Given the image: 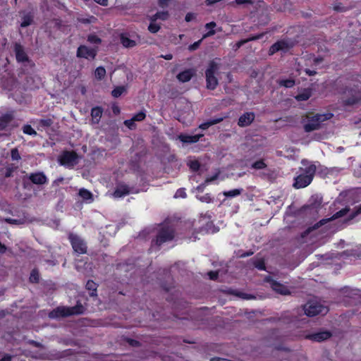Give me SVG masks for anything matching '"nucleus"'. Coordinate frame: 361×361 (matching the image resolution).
<instances>
[{"instance_id": "obj_1", "label": "nucleus", "mask_w": 361, "mask_h": 361, "mask_svg": "<svg viewBox=\"0 0 361 361\" xmlns=\"http://www.w3.org/2000/svg\"><path fill=\"white\" fill-rule=\"evenodd\" d=\"M85 310V309L83 305L78 302L73 307H57L49 313V317L51 319H59L72 315H79L83 314Z\"/></svg>"}, {"instance_id": "obj_2", "label": "nucleus", "mask_w": 361, "mask_h": 361, "mask_svg": "<svg viewBox=\"0 0 361 361\" xmlns=\"http://www.w3.org/2000/svg\"><path fill=\"white\" fill-rule=\"evenodd\" d=\"M175 237V230L169 226H163L157 231L156 237L152 240V246L159 247L165 243L171 241Z\"/></svg>"}, {"instance_id": "obj_3", "label": "nucleus", "mask_w": 361, "mask_h": 361, "mask_svg": "<svg viewBox=\"0 0 361 361\" xmlns=\"http://www.w3.org/2000/svg\"><path fill=\"white\" fill-rule=\"evenodd\" d=\"M333 114L331 113L326 114H318L310 118L304 125V129L305 132H311L317 130L320 128L322 122L331 118Z\"/></svg>"}, {"instance_id": "obj_4", "label": "nucleus", "mask_w": 361, "mask_h": 361, "mask_svg": "<svg viewBox=\"0 0 361 361\" xmlns=\"http://www.w3.org/2000/svg\"><path fill=\"white\" fill-rule=\"evenodd\" d=\"M219 69V65L215 60L209 63L208 68L206 70L207 87L210 90H214L218 84L217 78L215 76L216 72Z\"/></svg>"}, {"instance_id": "obj_5", "label": "nucleus", "mask_w": 361, "mask_h": 361, "mask_svg": "<svg viewBox=\"0 0 361 361\" xmlns=\"http://www.w3.org/2000/svg\"><path fill=\"white\" fill-rule=\"evenodd\" d=\"M68 238L72 246L73 251L78 255H84L87 253V246L86 242L78 235L70 233Z\"/></svg>"}, {"instance_id": "obj_6", "label": "nucleus", "mask_w": 361, "mask_h": 361, "mask_svg": "<svg viewBox=\"0 0 361 361\" xmlns=\"http://www.w3.org/2000/svg\"><path fill=\"white\" fill-rule=\"evenodd\" d=\"M305 314L308 317H314L318 314H326L328 312L327 307L317 301H310L303 307Z\"/></svg>"}, {"instance_id": "obj_7", "label": "nucleus", "mask_w": 361, "mask_h": 361, "mask_svg": "<svg viewBox=\"0 0 361 361\" xmlns=\"http://www.w3.org/2000/svg\"><path fill=\"white\" fill-rule=\"evenodd\" d=\"M78 156L75 151H63L59 157V162L61 166L73 167L78 163Z\"/></svg>"}, {"instance_id": "obj_8", "label": "nucleus", "mask_w": 361, "mask_h": 361, "mask_svg": "<svg viewBox=\"0 0 361 361\" xmlns=\"http://www.w3.org/2000/svg\"><path fill=\"white\" fill-rule=\"evenodd\" d=\"M97 47H88L86 45H80L77 49L76 56L87 60H94L97 55Z\"/></svg>"}, {"instance_id": "obj_9", "label": "nucleus", "mask_w": 361, "mask_h": 361, "mask_svg": "<svg viewBox=\"0 0 361 361\" xmlns=\"http://www.w3.org/2000/svg\"><path fill=\"white\" fill-rule=\"evenodd\" d=\"M293 47V42L288 40H281L274 44L269 49V54L272 55L276 51H287Z\"/></svg>"}, {"instance_id": "obj_10", "label": "nucleus", "mask_w": 361, "mask_h": 361, "mask_svg": "<svg viewBox=\"0 0 361 361\" xmlns=\"http://www.w3.org/2000/svg\"><path fill=\"white\" fill-rule=\"evenodd\" d=\"M14 52L16 61L18 63H25L29 61V57L24 50V47L18 42L14 44Z\"/></svg>"}, {"instance_id": "obj_11", "label": "nucleus", "mask_w": 361, "mask_h": 361, "mask_svg": "<svg viewBox=\"0 0 361 361\" xmlns=\"http://www.w3.org/2000/svg\"><path fill=\"white\" fill-rule=\"evenodd\" d=\"M301 164V173L305 174L306 176H310V178L313 179L317 169L316 166L307 160H302Z\"/></svg>"}, {"instance_id": "obj_12", "label": "nucleus", "mask_w": 361, "mask_h": 361, "mask_svg": "<svg viewBox=\"0 0 361 361\" xmlns=\"http://www.w3.org/2000/svg\"><path fill=\"white\" fill-rule=\"evenodd\" d=\"M27 178L33 184L35 185H44L48 182L46 175L42 171L31 173L29 174Z\"/></svg>"}, {"instance_id": "obj_13", "label": "nucleus", "mask_w": 361, "mask_h": 361, "mask_svg": "<svg viewBox=\"0 0 361 361\" xmlns=\"http://www.w3.org/2000/svg\"><path fill=\"white\" fill-rule=\"evenodd\" d=\"M312 179L310 178V176H306L305 174L300 173L295 178V183L293 186L295 188H303L309 185Z\"/></svg>"}, {"instance_id": "obj_14", "label": "nucleus", "mask_w": 361, "mask_h": 361, "mask_svg": "<svg viewBox=\"0 0 361 361\" xmlns=\"http://www.w3.org/2000/svg\"><path fill=\"white\" fill-rule=\"evenodd\" d=\"M203 136V134L190 135L188 134L180 133V135H178V139L183 143L192 144L197 142Z\"/></svg>"}, {"instance_id": "obj_15", "label": "nucleus", "mask_w": 361, "mask_h": 361, "mask_svg": "<svg viewBox=\"0 0 361 361\" xmlns=\"http://www.w3.org/2000/svg\"><path fill=\"white\" fill-rule=\"evenodd\" d=\"M255 117L254 113L246 112L240 116L238 124L240 127L248 126L253 122Z\"/></svg>"}, {"instance_id": "obj_16", "label": "nucleus", "mask_w": 361, "mask_h": 361, "mask_svg": "<svg viewBox=\"0 0 361 361\" xmlns=\"http://www.w3.org/2000/svg\"><path fill=\"white\" fill-rule=\"evenodd\" d=\"M270 287L276 293L283 295H289L290 293L289 289L283 284L278 283L276 281L271 280L269 281Z\"/></svg>"}, {"instance_id": "obj_17", "label": "nucleus", "mask_w": 361, "mask_h": 361, "mask_svg": "<svg viewBox=\"0 0 361 361\" xmlns=\"http://www.w3.org/2000/svg\"><path fill=\"white\" fill-rule=\"evenodd\" d=\"M195 74V69L188 68L183 71L180 72L176 78L178 81L181 82H186L191 80L193 75Z\"/></svg>"}, {"instance_id": "obj_18", "label": "nucleus", "mask_w": 361, "mask_h": 361, "mask_svg": "<svg viewBox=\"0 0 361 361\" xmlns=\"http://www.w3.org/2000/svg\"><path fill=\"white\" fill-rule=\"evenodd\" d=\"M130 190L128 185L125 183H118L114 192L115 197H122L130 194Z\"/></svg>"}, {"instance_id": "obj_19", "label": "nucleus", "mask_w": 361, "mask_h": 361, "mask_svg": "<svg viewBox=\"0 0 361 361\" xmlns=\"http://www.w3.org/2000/svg\"><path fill=\"white\" fill-rule=\"evenodd\" d=\"M349 211H350V209L348 208L345 207V208L340 210L339 212H336L331 218L321 220L319 223H317V224L314 225V229H316V228H319V226L324 225L325 224L330 221L331 220L336 219L338 218L345 216Z\"/></svg>"}, {"instance_id": "obj_20", "label": "nucleus", "mask_w": 361, "mask_h": 361, "mask_svg": "<svg viewBox=\"0 0 361 361\" xmlns=\"http://www.w3.org/2000/svg\"><path fill=\"white\" fill-rule=\"evenodd\" d=\"M13 118L14 116L12 112H8L1 115L0 116V131L5 130Z\"/></svg>"}, {"instance_id": "obj_21", "label": "nucleus", "mask_w": 361, "mask_h": 361, "mask_svg": "<svg viewBox=\"0 0 361 361\" xmlns=\"http://www.w3.org/2000/svg\"><path fill=\"white\" fill-rule=\"evenodd\" d=\"M103 114V109L101 106H94L91 109L92 121L94 124H98L101 120Z\"/></svg>"}, {"instance_id": "obj_22", "label": "nucleus", "mask_w": 361, "mask_h": 361, "mask_svg": "<svg viewBox=\"0 0 361 361\" xmlns=\"http://www.w3.org/2000/svg\"><path fill=\"white\" fill-rule=\"evenodd\" d=\"M22 21L20 23L21 27H26L30 25L34 20V15L32 12H28L24 14L22 18Z\"/></svg>"}, {"instance_id": "obj_23", "label": "nucleus", "mask_w": 361, "mask_h": 361, "mask_svg": "<svg viewBox=\"0 0 361 361\" xmlns=\"http://www.w3.org/2000/svg\"><path fill=\"white\" fill-rule=\"evenodd\" d=\"M98 285L93 280H88L86 283L85 288L90 291V296L97 295Z\"/></svg>"}, {"instance_id": "obj_24", "label": "nucleus", "mask_w": 361, "mask_h": 361, "mask_svg": "<svg viewBox=\"0 0 361 361\" xmlns=\"http://www.w3.org/2000/svg\"><path fill=\"white\" fill-rule=\"evenodd\" d=\"M78 195L84 201L87 202H92L93 201L92 193L85 188L80 189Z\"/></svg>"}, {"instance_id": "obj_25", "label": "nucleus", "mask_w": 361, "mask_h": 361, "mask_svg": "<svg viewBox=\"0 0 361 361\" xmlns=\"http://www.w3.org/2000/svg\"><path fill=\"white\" fill-rule=\"evenodd\" d=\"M224 119L223 117H220V118H212V119H209L206 122H204L202 123H201L200 126H199V128L202 129V130H207V128H209L210 126H213V125H215V124H217L219 123H220L221 121H222Z\"/></svg>"}, {"instance_id": "obj_26", "label": "nucleus", "mask_w": 361, "mask_h": 361, "mask_svg": "<svg viewBox=\"0 0 361 361\" xmlns=\"http://www.w3.org/2000/svg\"><path fill=\"white\" fill-rule=\"evenodd\" d=\"M330 337V334L329 332H321L310 335L308 338L314 341H322L327 339Z\"/></svg>"}, {"instance_id": "obj_27", "label": "nucleus", "mask_w": 361, "mask_h": 361, "mask_svg": "<svg viewBox=\"0 0 361 361\" xmlns=\"http://www.w3.org/2000/svg\"><path fill=\"white\" fill-rule=\"evenodd\" d=\"M121 42L124 47L132 48L136 45L135 41L130 39L124 35H121Z\"/></svg>"}, {"instance_id": "obj_28", "label": "nucleus", "mask_w": 361, "mask_h": 361, "mask_svg": "<svg viewBox=\"0 0 361 361\" xmlns=\"http://www.w3.org/2000/svg\"><path fill=\"white\" fill-rule=\"evenodd\" d=\"M264 36V33H261V34H258V35H253L249 38H247V39H242L239 42H238L236 43V48H240L242 45H243L244 44L248 42H250V41H253V40H257V39H261L262 37Z\"/></svg>"}, {"instance_id": "obj_29", "label": "nucleus", "mask_w": 361, "mask_h": 361, "mask_svg": "<svg viewBox=\"0 0 361 361\" xmlns=\"http://www.w3.org/2000/svg\"><path fill=\"white\" fill-rule=\"evenodd\" d=\"M169 16V13L167 11H158L154 15H153L150 20L156 21L157 19H161L162 20H166Z\"/></svg>"}, {"instance_id": "obj_30", "label": "nucleus", "mask_w": 361, "mask_h": 361, "mask_svg": "<svg viewBox=\"0 0 361 361\" xmlns=\"http://www.w3.org/2000/svg\"><path fill=\"white\" fill-rule=\"evenodd\" d=\"M126 91H127V89H126V86H124V85L116 86L111 91V95L114 98H118Z\"/></svg>"}, {"instance_id": "obj_31", "label": "nucleus", "mask_w": 361, "mask_h": 361, "mask_svg": "<svg viewBox=\"0 0 361 361\" xmlns=\"http://www.w3.org/2000/svg\"><path fill=\"white\" fill-rule=\"evenodd\" d=\"M106 75V69L103 66H99L95 69L94 77L98 80H102Z\"/></svg>"}, {"instance_id": "obj_32", "label": "nucleus", "mask_w": 361, "mask_h": 361, "mask_svg": "<svg viewBox=\"0 0 361 361\" xmlns=\"http://www.w3.org/2000/svg\"><path fill=\"white\" fill-rule=\"evenodd\" d=\"M87 41L92 44H100L102 42V39L96 34H90L87 37Z\"/></svg>"}, {"instance_id": "obj_33", "label": "nucleus", "mask_w": 361, "mask_h": 361, "mask_svg": "<svg viewBox=\"0 0 361 361\" xmlns=\"http://www.w3.org/2000/svg\"><path fill=\"white\" fill-rule=\"evenodd\" d=\"M188 166L192 172H197L200 170L201 164L197 159H193L188 163Z\"/></svg>"}, {"instance_id": "obj_34", "label": "nucleus", "mask_w": 361, "mask_h": 361, "mask_svg": "<svg viewBox=\"0 0 361 361\" xmlns=\"http://www.w3.org/2000/svg\"><path fill=\"white\" fill-rule=\"evenodd\" d=\"M311 91L309 90H305L302 92L299 93L295 99L298 101H306L311 97Z\"/></svg>"}, {"instance_id": "obj_35", "label": "nucleus", "mask_w": 361, "mask_h": 361, "mask_svg": "<svg viewBox=\"0 0 361 361\" xmlns=\"http://www.w3.org/2000/svg\"><path fill=\"white\" fill-rule=\"evenodd\" d=\"M29 280L32 283H37L39 281V274L37 269H33L31 271Z\"/></svg>"}, {"instance_id": "obj_36", "label": "nucleus", "mask_w": 361, "mask_h": 361, "mask_svg": "<svg viewBox=\"0 0 361 361\" xmlns=\"http://www.w3.org/2000/svg\"><path fill=\"white\" fill-rule=\"evenodd\" d=\"M216 26V23L214 22H210L209 23H207L205 25V27L207 29H209V30L203 35V39L212 36L215 34V30H214V27Z\"/></svg>"}, {"instance_id": "obj_37", "label": "nucleus", "mask_w": 361, "mask_h": 361, "mask_svg": "<svg viewBox=\"0 0 361 361\" xmlns=\"http://www.w3.org/2000/svg\"><path fill=\"white\" fill-rule=\"evenodd\" d=\"M23 133L32 136L37 135L36 130L29 124L24 125L23 127Z\"/></svg>"}, {"instance_id": "obj_38", "label": "nucleus", "mask_w": 361, "mask_h": 361, "mask_svg": "<svg viewBox=\"0 0 361 361\" xmlns=\"http://www.w3.org/2000/svg\"><path fill=\"white\" fill-rule=\"evenodd\" d=\"M18 169V166H15L13 164H9L6 167L4 176L6 178H10L13 176V172Z\"/></svg>"}, {"instance_id": "obj_39", "label": "nucleus", "mask_w": 361, "mask_h": 361, "mask_svg": "<svg viewBox=\"0 0 361 361\" xmlns=\"http://www.w3.org/2000/svg\"><path fill=\"white\" fill-rule=\"evenodd\" d=\"M218 178V174H215L211 177H209V178H207L206 180H205V183L204 184H202V185H200L197 190L199 191V192H202L203 190H204V185L206 183H212L214 180H216Z\"/></svg>"}, {"instance_id": "obj_40", "label": "nucleus", "mask_w": 361, "mask_h": 361, "mask_svg": "<svg viewBox=\"0 0 361 361\" xmlns=\"http://www.w3.org/2000/svg\"><path fill=\"white\" fill-rule=\"evenodd\" d=\"M161 27L159 24L156 23L155 21H152L150 22L149 26H148V30L151 32V33H157L159 30H160Z\"/></svg>"}, {"instance_id": "obj_41", "label": "nucleus", "mask_w": 361, "mask_h": 361, "mask_svg": "<svg viewBox=\"0 0 361 361\" xmlns=\"http://www.w3.org/2000/svg\"><path fill=\"white\" fill-rule=\"evenodd\" d=\"M146 118V113L145 111H140V112L135 114L132 118L135 121H142Z\"/></svg>"}, {"instance_id": "obj_42", "label": "nucleus", "mask_w": 361, "mask_h": 361, "mask_svg": "<svg viewBox=\"0 0 361 361\" xmlns=\"http://www.w3.org/2000/svg\"><path fill=\"white\" fill-rule=\"evenodd\" d=\"M279 84L286 87H292L295 85V81L292 79L281 80Z\"/></svg>"}, {"instance_id": "obj_43", "label": "nucleus", "mask_w": 361, "mask_h": 361, "mask_svg": "<svg viewBox=\"0 0 361 361\" xmlns=\"http://www.w3.org/2000/svg\"><path fill=\"white\" fill-rule=\"evenodd\" d=\"M11 157L13 161H19L21 159L20 154L17 148H13L11 150Z\"/></svg>"}, {"instance_id": "obj_44", "label": "nucleus", "mask_w": 361, "mask_h": 361, "mask_svg": "<svg viewBox=\"0 0 361 361\" xmlns=\"http://www.w3.org/2000/svg\"><path fill=\"white\" fill-rule=\"evenodd\" d=\"M124 341L132 347H140L141 345V343L140 341L133 338H125Z\"/></svg>"}, {"instance_id": "obj_45", "label": "nucleus", "mask_w": 361, "mask_h": 361, "mask_svg": "<svg viewBox=\"0 0 361 361\" xmlns=\"http://www.w3.org/2000/svg\"><path fill=\"white\" fill-rule=\"evenodd\" d=\"M135 121L131 118L130 119H128L124 121V125L129 128L130 130H135L136 128Z\"/></svg>"}, {"instance_id": "obj_46", "label": "nucleus", "mask_w": 361, "mask_h": 361, "mask_svg": "<svg viewBox=\"0 0 361 361\" xmlns=\"http://www.w3.org/2000/svg\"><path fill=\"white\" fill-rule=\"evenodd\" d=\"M266 166V164L262 160L257 161L252 164V167L255 169H262Z\"/></svg>"}, {"instance_id": "obj_47", "label": "nucleus", "mask_w": 361, "mask_h": 361, "mask_svg": "<svg viewBox=\"0 0 361 361\" xmlns=\"http://www.w3.org/2000/svg\"><path fill=\"white\" fill-rule=\"evenodd\" d=\"M361 215V204L355 208V210L350 214V219H353Z\"/></svg>"}, {"instance_id": "obj_48", "label": "nucleus", "mask_w": 361, "mask_h": 361, "mask_svg": "<svg viewBox=\"0 0 361 361\" xmlns=\"http://www.w3.org/2000/svg\"><path fill=\"white\" fill-rule=\"evenodd\" d=\"M242 190L243 189H233L230 191H228L227 197H233L237 195H239L241 193Z\"/></svg>"}, {"instance_id": "obj_49", "label": "nucleus", "mask_w": 361, "mask_h": 361, "mask_svg": "<svg viewBox=\"0 0 361 361\" xmlns=\"http://www.w3.org/2000/svg\"><path fill=\"white\" fill-rule=\"evenodd\" d=\"M197 198L201 201V202H207V203H209L212 202V197L209 194L207 193V194H204L203 195H201V196H198Z\"/></svg>"}, {"instance_id": "obj_50", "label": "nucleus", "mask_w": 361, "mask_h": 361, "mask_svg": "<svg viewBox=\"0 0 361 361\" xmlns=\"http://www.w3.org/2000/svg\"><path fill=\"white\" fill-rule=\"evenodd\" d=\"M187 197V194L185 192V188H179L176 190L175 194V197H182L185 198Z\"/></svg>"}, {"instance_id": "obj_51", "label": "nucleus", "mask_w": 361, "mask_h": 361, "mask_svg": "<svg viewBox=\"0 0 361 361\" xmlns=\"http://www.w3.org/2000/svg\"><path fill=\"white\" fill-rule=\"evenodd\" d=\"M252 3V0H235L233 2H231V5H233L234 4H236L238 5H242V4H251Z\"/></svg>"}, {"instance_id": "obj_52", "label": "nucleus", "mask_w": 361, "mask_h": 361, "mask_svg": "<svg viewBox=\"0 0 361 361\" xmlns=\"http://www.w3.org/2000/svg\"><path fill=\"white\" fill-rule=\"evenodd\" d=\"M202 42V39H200L197 42H195L193 44H190L188 47V49L190 51H195L197 49Z\"/></svg>"}, {"instance_id": "obj_53", "label": "nucleus", "mask_w": 361, "mask_h": 361, "mask_svg": "<svg viewBox=\"0 0 361 361\" xmlns=\"http://www.w3.org/2000/svg\"><path fill=\"white\" fill-rule=\"evenodd\" d=\"M208 276H209V278L211 279V280H216L218 279V276H219V272L218 271H210L208 272Z\"/></svg>"}, {"instance_id": "obj_54", "label": "nucleus", "mask_w": 361, "mask_h": 361, "mask_svg": "<svg viewBox=\"0 0 361 361\" xmlns=\"http://www.w3.org/2000/svg\"><path fill=\"white\" fill-rule=\"evenodd\" d=\"M39 123L44 127H49L52 124V121L50 118L42 119Z\"/></svg>"}, {"instance_id": "obj_55", "label": "nucleus", "mask_w": 361, "mask_h": 361, "mask_svg": "<svg viewBox=\"0 0 361 361\" xmlns=\"http://www.w3.org/2000/svg\"><path fill=\"white\" fill-rule=\"evenodd\" d=\"M195 14L193 13H188L186 15H185V20L186 22H190L191 20H192L194 18H195Z\"/></svg>"}, {"instance_id": "obj_56", "label": "nucleus", "mask_w": 361, "mask_h": 361, "mask_svg": "<svg viewBox=\"0 0 361 361\" xmlns=\"http://www.w3.org/2000/svg\"><path fill=\"white\" fill-rule=\"evenodd\" d=\"M359 100H360V97H353V99H348V100L345 101V102H346L347 104L352 105V104H354L356 102H357Z\"/></svg>"}, {"instance_id": "obj_57", "label": "nucleus", "mask_w": 361, "mask_h": 361, "mask_svg": "<svg viewBox=\"0 0 361 361\" xmlns=\"http://www.w3.org/2000/svg\"><path fill=\"white\" fill-rule=\"evenodd\" d=\"M169 0H158V4L160 7L164 8L169 5Z\"/></svg>"}, {"instance_id": "obj_58", "label": "nucleus", "mask_w": 361, "mask_h": 361, "mask_svg": "<svg viewBox=\"0 0 361 361\" xmlns=\"http://www.w3.org/2000/svg\"><path fill=\"white\" fill-rule=\"evenodd\" d=\"M71 351V349H68V350H63V352L59 353V355H58V357H65V356L69 355L71 354L70 353Z\"/></svg>"}, {"instance_id": "obj_59", "label": "nucleus", "mask_w": 361, "mask_h": 361, "mask_svg": "<svg viewBox=\"0 0 361 361\" xmlns=\"http://www.w3.org/2000/svg\"><path fill=\"white\" fill-rule=\"evenodd\" d=\"M93 1L101 6H108V2H109L108 0H93Z\"/></svg>"}, {"instance_id": "obj_60", "label": "nucleus", "mask_w": 361, "mask_h": 361, "mask_svg": "<svg viewBox=\"0 0 361 361\" xmlns=\"http://www.w3.org/2000/svg\"><path fill=\"white\" fill-rule=\"evenodd\" d=\"M12 356L9 354H5L1 359H0V361H11Z\"/></svg>"}, {"instance_id": "obj_61", "label": "nucleus", "mask_w": 361, "mask_h": 361, "mask_svg": "<svg viewBox=\"0 0 361 361\" xmlns=\"http://www.w3.org/2000/svg\"><path fill=\"white\" fill-rule=\"evenodd\" d=\"M334 10H336L337 11L343 12L345 11V8L341 4H337L334 6Z\"/></svg>"}, {"instance_id": "obj_62", "label": "nucleus", "mask_w": 361, "mask_h": 361, "mask_svg": "<svg viewBox=\"0 0 361 361\" xmlns=\"http://www.w3.org/2000/svg\"><path fill=\"white\" fill-rule=\"evenodd\" d=\"M112 111H113V113L114 114L117 115V114H120L121 110H120V108L118 106L114 105L112 106Z\"/></svg>"}, {"instance_id": "obj_63", "label": "nucleus", "mask_w": 361, "mask_h": 361, "mask_svg": "<svg viewBox=\"0 0 361 361\" xmlns=\"http://www.w3.org/2000/svg\"><path fill=\"white\" fill-rule=\"evenodd\" d=\"M240 297L243 299H247V300L254 298V296L249 295V294H246V293H241Z\"/></svg>"}, {"instance_id": "obj_64", "label": "nucleus", "mask_w": 361, "mask_h": 361, "mask_svg": "<svg viewBox=\"0 0 361 361\" xmlns=\"http://www.w3.org/2000/svg\"><path fill=\"white\" fill-rule=\"evenodd\" d=\"M210 361H226V358L213 357L210 360Z\"/></svg>"}]
</instances>
